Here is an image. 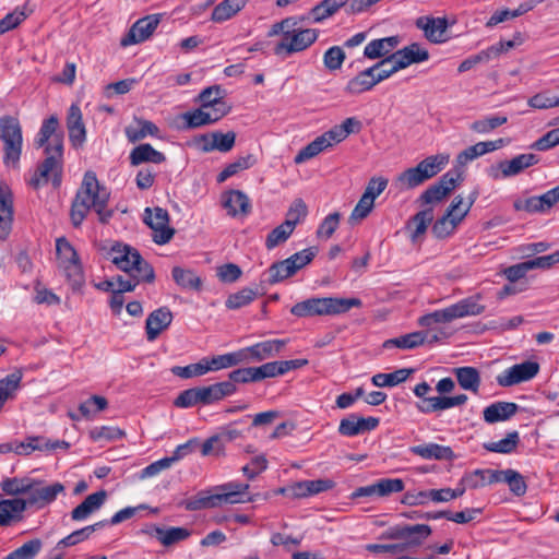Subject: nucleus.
Instances as JSON below:
<instances>
[{
    "mask_svg": "<svg viewBox=\"0 0 559 559\" xmlns=\"http://www.w3.org/2000/svg\"><path fill=\"white\" fill-rule=\"evenodd\" d=\"M35 144L37 147H44L45 158L38 164L31 186L37 189L51 181L53 187L58 188L63 170V131L56 115L43 121Z\"/></svg>",
    "mask_w": 559,
    "mask_h": 559,
    "instance_id": "nucleus-1",
    "label": "nucleus"
},
{
    "mask_svg": "<svg viewBox=\"0 0 559 559\" xmlns=\"http://www.w3.org/2000/svg\"><path fill=\"white\" fill-rule=\"evenodd\" d=\"M108 200L109 193L99 186L95 173L86 171L71 207L73 226L79 227L91 209L98 214L102 223L108 222L112 216V211L107 210Z\"/></svg>",
    "mask_w": 559,
    "mask_h": 559,
    "instance_id": "nucleus-2",
    "label": "nucleus"
},
{
    "mask_svg": "<svg viewBox=\"0 0 559 559\" xmlns=\"http://www.w3.org/2000/svg\"><path fill=\"white\" fill-rule=\"evenodd\" d=\"M361 305L362 302L359 298H308L304 301L295 304L292 307L290 312L292 314L299 318L314 316H336L345 313L354 307L359 308Z\"/></svg>",
    "mask_w": 559,
    "mask_h": 559,
    "instance_id": "nucleus-3",
    "label": "nucleus"
},
{
    "mask_svg": "<svg viewBox=\"0 0 559 559\" xmlns=\"http://www.w3.org/2000/svg\"><path fill=\"white\" fill-rule=\"evenodd\" d=\"M237 388L230 382H217L207 386H195L181 391L174 400L179 408H190L197 405H211L236 392Z\"/></svg>",
    "mask_w": 559,
    "mask_h": 559,
    "instance_id": "nucleus-4",
    "label": "nucleus"
},
{
    "mask_svg": "<svg viewBox=\"0 0 559 559\" xmlns=\"http://www.w3.org/2000/svg\"><path fill=\"white\" fill-rule=\"evenodd\" d=\"M478 300L479 296H472L444 309L429 312L418 319V325L431 328L435 324L450 323L460 318L480 314L484 312L485 307Z\"/></svg>",
    "mask_w": 559,
    "mask_h": 559,
    "instance_id": "nucleus-5",
    "label": "nucleus"
},
{
    "mask_svg": "<svg viewBox=\"0 0 559 559\" xmlns=\"http://www.w3.org/2000/svg\"><path fill=\"white\" fill-rule=\"evenodd\" d=\"M111 262L128 275L136 274L140 280L152 283L155 278L153 266L145 261L140 252L128 246L117 243L110 250Z\"/></svg>",
    "mask_w": 559,
    "mask_h": 559,
    "instance_id": "nucleus-6",
    "label": "nucleus"
},
{
    "mask_svg": "<svg viewBox=\"0 0 559 559\" xmlns=\"http://www.w3.org/2000/svg\"><path fill=\"white\" fill-rule=\"evenodd\" d=\"M0 140L3 143V163L8 168L19 169L23 136L19 120L12 116L0 118Z\"/></svg>",
    "mask_w": 559,
    "mask_h": 559,
    "instance_id": "nucleus-7",
    "label": "nucleus"
},
{
    "mask_svg": "<svg viewBox=\"0 0 559 559\" xmlns=\"http://www.w3.org/2000/svg\"><path fill=\"white\" fill-rule=\"evenodd\" d=\"M449 163V155H430L417 166L407 168L397 177L399 183L405 189H413L438 175Z\"/></svg>",
    "mask_w": 559,
    "mask_h": 559,
    "instance_id": "nucleus-8",
    "label": "nucleus"
},
{
    "mask_svg": "<svg viewBox=\"0 0 559 559\" xmlns=\"http://www.w3.org/2000/svg\"><path fill=\"white\" fill-rule=\"evenodd\" d=\"M431 527L427 524L395 525L385 531L382 539L402 540L403 552L417 548L431 535Z\"/></svg>",
    "mask_w": 559,
    "mask_h": 559,
    "instance_id": "nucleus-9",
    "label": "nucleus"
},
{
    "mask_svg": "<svg viewBox=\"0 0 559 559\" xmlns=\"http://www.w3.org/2000/svg\"><path fill=\"white\" fill-rule=\"evenodd\" d=\"M29 487L26 497L22 498L25 502V510L28 508L44 509L52 503L59 493L64 491V486L61 483L45 485L43 480L35 478H31Z\"/></svg>",
    "mask_w": 559,
    "mask_h": 559,
    "instance_id": "nucleus-10",
    "label": "nucleus"
},
{
    "mask_svg": "<svg viewBox=\"0 0 559 559\" xmlns=\"http://www.w3.org/2000/svg\"><path fill=\"white\" fill-rule=\"evenodd\" d=\"M318 31L313 28H297L294 33H286L274 46V53L281 57H289L306 50L318 38Z\"/></svg>",
    "mask_w": 559,
    "mask_h": 559,
    "instance_id": "nucleus-11",
    "label": "nucleus"
},
{
    "mask_svg": "<svg viewBox=\"0 0 559 559\" xmlns=\"http://www.w3.org/2000/svg\"><path fill=\"white\" fill-rule=\"evenodd\" d=\"M463 180L460 173L453 174L445 173L440 179L428 187L418 198L417 202L420 205H433L443 201Z\"/></svg>",
    "mask_w": 559,
    "mask_h": 559,
    "instance_id": "nucleus-12",
    "label": "nucleus"
},
{
    "mask_svg": "<svg viewBox=\"0 0 559 559\" xmlns=\"http://www.w3.org/2000/svg\"><path fill=\"white\" fill-rule=\"evenodd\" d=\"M145 224L154 230L153 240L157 245H165L171 240L175 229L169 227V214L162 207H154L153 210L146 207L144 211Z\"/></svg>",
    "mask_w": 559,
    "mask_h": 559,
    "instance_id": "nucleus-13",
    "label": "nucleus"
},
{
    "mask_svg": "<svg viewBox=\"0 0 559 559\" xmlns=\"http://www.w3.org/2000/svg\"><path fill=\"white\" fill-rule=\"evenodd\" d=\"M538 162L539 157L535 154H521L510 160H502L498 165L490 166L487 171L489 177L498 180L500 178L516 176L524 169L536 165Z\"/></svg>",
    "mask_w": 559,
    "mask_h": 559,
    "instance_id": "nucleus-14",
    "label": "nucleus"
},
{
    "mask_svg": "<svg viewBox=\"0 0 559 559\" xmlns=\"http://www.w3.org/2000/svg\"><path fill=\"white\" fill-rule=\"evenodd\" d=\"M539 371L536 361L526 360L513 365L497 377L500 386L508 388L533 379Z\"/></svg>",
    "mask_w": 559,
    "mask_h": 559,
    "instance_id": "nucleus-15",
    "label": "nucleus"
},
{
    "mask_svg": "<svg viewBox=\"0 0 559 559\" xmlns=\"http://www.w3.org/2000/svg\"><path fill=\"white\" fill-rule=\"evenodd\" d=\"M160 22L159 15L152 14L138 20L129 29L128 34L120 40L122 47L139 44L146 40L156 29Z\"/></svg>",
    "mask_w": 559,
    "mask_h": 559,
    "instance_id": "nucleus-16",
    "label": "nucleus"
},
{
    "mask_svg": "<svg viewBox=\"0 0 559 559\" xmlns=\"http://www.w3.org/2000/svg\"><path fill=\"white\" fill-rule=\"evenodd\" d=\"M377 417H360L357 414H350L343 418L338 425V433L344 437H355L367 431L374 430L379 426Z\"/></svg>",
    "mask_w": 559,
    "mask_h": 559,
    "instance_id": "nucleus-17",
    "label": "nucleus"
},
{
    "mask_svg": "<svg viewBox=\"0 0 559 559\" xmlns=\"http://www.w3.org/2000/svg\"><path fill=\"white\" fill-rule=\"evenodd\" d=\"M415 24L424 31L425 37L430 43L441 44L448 40L445 33L449 24L445 17L420 16Z\"/></svg>",
    "mask_w": 559,
    "mask_h": 559,
    "instance_id": "nucleus-18",
    "label": "nucleus"
},
{
    "mask_svg": "<svg viewBox=\"0 0 559 559\" xmlns=\"http://www.w3.org/2000/svg\"><path fill=\"white\" fill-rule=\"evenodd\" d=\"M13 195L9 186L0 182V240H5L12 229Z\"/></svg>",
    "mask_w": 559,
    "mask_h": 559,
    "instance_id": "nucleus-19",
    "label": "nucleus"
},
{
    "mask_svg": "<svg viewBox=\"0 0 559 559\" xmlns=\"http://www.w3.org/2000/svg\"><path fill=\"white\" fill-rule=\"evenodd\" d=\"M67 129L72 146L81 147L86 140V129L83 122L82 111L75 104H72L69 108L67 116Z\"/></svg>",
    "mask_w": 559,
    "mask_h": 559,
    "instance_id": "nucleus-20",
    "label": "nucleus"
},
{
    "mask_svg": "<svg viewBox=\"0 0 559 559\" xmlns=\"http://www.w3.org/2000/svg\"><path fill=\"white\" fill-rule=\"evenodd\" d=\"M226 92L219 85H212L204 88L200 95L199 100L201 106L207 108L216 114L224 111V117L229 114L231 107L225 100Z\"/></svg>",
    "mask_w": 559,
    "mask_h": 559,
    "instance_id": "nucleus-21",
    "label": "nucleus"
},
{
    "mask_svg": "<svg viewBox=\"0 0 559 559\" xmlns=\"http://www.w3.org/2000/svg\"><path fill=\"white\" fill-rule=\"evenodd\" d=\"M285 344L286 341L284 340H269L243 348L240 352H245V360L262 361L278 354Z\"/></svg>",
    "mask_w": 559,
    "mask_h": 559,
    "instance_id": "nucleus-22",
    "label": "nucleus"
},
{
    "mask_svg": "<svg viewBox=\"0 0 559 559\" xmlns=\"http://www.w3.org/2000/svg\"><path fill=\"white\" fill-rule=\"evenodd\" d=\"M173 321V313L167 307L151 312L146 319L145 331L148 341H154Z\"/></svg>",
    "mask_w": 559,
    "mask_h": 559,
    "instance_id": "nucleus-23",
    "label": "nucleus"
},
{
    "mask_svg": "<svg viewBox=\"0 0 559 559\" xmlns=\"http://www.w3.org/2000/svg\"><path fill=\"white\" fill-rule=\"evenodd\" d=\"M223 206L228 215L235 217L238 215L247 216L251 212V203L248 195L240 190H230L223 194Z\"/></svg>",
    "mask_w": 559,
    "mask_h": 559,
    "instance_id": "nucleus-24",
    "label": "nucleus"
},
{
    "mask_svg": "<svg viewBox=\"0 0 559 559\" xmlns=\"http://www.w3.org/2000/svg\"><path fill=\"white\" fill-rule=\"evenodd\" d=\"M391 59L396 60L402 69L407 68L413 63H419L429 59V52L423 48L420 44L413 43L393 53Z\"/></svg>",
    "mask_w": 559,
    "mask_h": 559,
    "instance_id": "nucleus-25",
    "label": "nucleus"
},
{
    "mask_svg": "<svg viewBox=\"0 0 559 559\" xmlns=\"http://www.w3.org/2000/svg\"><path fill=\"white\" fill-rule=\"evenodd\" d=\"M409 451L425 460L452 461L455 459V454L450 447L437 443L414 445L409 448Z\"/></svg>",
    "mask_w": 559,
    "mask_h": 559,
    "instance_id": "nucleus-26",
    "label": "nucleus"
},
{
    "mask_svg": "<svg viewBox=\"0 0 559 559\" xmlns=\"http://www.w3.org/2000/svg\"><path fill=\"white\" fill-rule=\"evenodd\" d=\"M518 411L519 405L513 402H495L484 409V420L487 424L504 421L514 416Z\"/></svg>",
    "mask_w": 559,
    "mask_h": 559,
    "instance_id": "nucleus-27",
    "label": "nucleus"
},
{
    "mask_svg": "<svg viewBox=\"0 0 559 559\" xmlns=\"http://www.w3.org/2000/svg\"><path fill=\"white\" fill-rule=\"evenodd\" d=\"M377 68L378 66H372L360 71L356 76L352 78L347 82L344 91L349 95H359L372 90L377 85L373 79V72L377 71Z\"/></svg>",
    "mask_w": 559,
    "mask_h": 559,
    "instance_id": "nucleus-28",
    "label": "nucleus"
},
{
    "mask_svg": "<svg viewBox=\"0 0 559 559\" xmlns=\"http://www.w3.org/2000/svg\"><path fill=\"white\" fill-rule=\"evenodd\" d=\"M126 136L131 143L139 142L147 135L158 136L159 128L152 121L134 117L133 122L126 127Z\"/></svg>",
    "mask_w": 559,
    "mask_h": 559,
    "instance_id": "nucleus-29",
    "label": "nucleus"
},
{
    "mask_svg": "<svg viewBox=\"0 0 559 559\" xmlns=\"http://www.w3.org/2000/svg\"><path fill=\"white\" fill-rule=\"evenodd\" d=\"M130 164L139 166L144 163L162 164L166 162L164 153L156 151L151 144L144 143L135 146L129 155Z\"/></svg>",
    "mask_w": 559,
    "mask_h": 559,
    "instance_id": "nucleus-30",
    "label": "nucleus"
},
{
    "mask_svg": "<svg viewBox=\"0 0 559 559\" xmlns=\"http://www.w3.org/2000/svg\"><path fill=\"white\" fill-rule=\"evenodd\" d=\"M297 271L287 259L274 262L262 275L261 284L274 285L295 275Z\"/></svg>",
    "mask_w": 559,
    "mask_h": 559,
    "instance_id": "nucleus-31",
    "label": "nucleus"
},
{
    "mask_svg": "<svg viewBox=\"0 0 559 559\" xmlns=\"http://www.w3.org/2000/svg\"><path fill=\"white\" fill-rule=\"evenodd\" d=\"M224 111L225 110H218V114H216L201 106L193 111L183 114L182 118L185 119L188 129H194L217 122L224 117Z\"/></svg>",
    "mask_w": 559,
    "mask_h": 559,
    "instance_id": "nucleus-32",
    "label": "nucleus"
},
{
    "mask_svg": "<svg viewBox=\"0 0 559 559\" xmlns=\"http://www.w3.org/2000/svg\"><path fill=\"white\" fill-rule=\"evenodd\" d=\"M400 44L399 36H390L373 39L364 49V56L368 59H378L386 56Z\"/></svg>",
    "mask_w": 559,
    "mask_h": 559,
    "instance_id": "nucleus-33",
    "label": "nucleus"
},
{
    "mask_svg": "<svg viewBox=\"0 0 559 559\" xmlns=\"http://www.w3.org/2000/svg\"><path fill=\"white\" fill-rule=\"evenodd\" d=\"M249 487V484L229 481L219 486L218 489L221 492L215 493V496L219 498V506L222 503H241L246 500L241 499L240 497L247 493Z\"/></svg>",
    "mask_w": 559,
    "mask_h": 559,
    "instance_id": "nucleus-34",
    "label": "nucleus"
},
{
    "mask_svg": "<svg viewBox=\"0 0 559 559\" xmlns=\"http://www.w3.org/2000/svg\"><path fill=\"white\" fill-rule=\"evenodd\" d=\"M429 337V333L426 332H412L405 335H401L395 338L386 340L383 343L384 348L397 347L402 349H414L420 345L426 343V340Z\"/></svg>",
    "mask_w": 559,
    "mask_h": 559,
    "instance_id": "nucleus-35",
    "label": "nucleus"
},
{
    "mask_svg": "<svg viewBox=\"0 0 559 559\" xmlns=\"http://www.w3.org/2000/svg\"><path fill=\"white\" fill-rule=\"evenodd\" d=\"M25 511V502L22 498L3 499L0 501V526H5L12 520L21 519Z\"/></svg>",
    "mask_w": 559,
    "mask_h": 559,
    "instance_id": "nucleus-36",
    "label": "nucleus"
},
{
    "mask_svg": "<svg viewBox=\"0 0 559 559\" xmlns=\"http://www.w3.org/2000/svg\"><path fill=\"white\" fill-rule=\"evenodd\" d=\"M22 378V371L15 370L0 380V412L9 400H13L15 397L16 391L21 385Z\"/></svg>",
    "mask_w": 559,
    "mask_h": 559,
    "instance_id": "nucleus-37",
    "label": "nucleus"
},
{
    "mask_svg": "<svg viewBox=\"0 0 559 559\" xmlns=\"http://www.w3.org/2000/svg\"><path fill=\"white\" fill-rule=\"evenodd\" d=\"M459 385L467 391L477 393L480 386V373L475 367H459L453 370Z\"/></svg>",
    "mask_w": 559,
    "mask_h": 559,
    "instance_id": "nucleus-38",
    "label": "nucleus"
},
{
    "mask_svg": "<svg viewBox=\"0 0 559 559\" xmlns=\"http://www.w3.org/2000/svg\"><path fill=\"white\" fill-rule=\"evenodd\" d=\"M500 471L476 469L463 476V481L471 489L484 487L486 485L499 483Z\"/></svg>",
    "mask_w": 559,
    "mask_h": 559,
    "instance_id": "nucleus-39",
    "label": "nucleus"
},
{
    "mask_svg": "<svg viewBox=\"0 0 559 559\" xmlns=\"http://www.w3.org/2000/svg\"><path fill=\"white\" fill-rule=\"evenodd\" d=\"M190 534V531L185 527H170L165 530L154 526L151 532V535L156 537L164 546H170L185 540Z\"/></svg>",
    "mask_w": 559,
    "mask_h": 559,
    "instance_id": "nucleus-40",
    "label": "nucleus"
},
{
    "mask_svg": "<svg viewBox=\"0 0 559 559\" xmlns=\"http://www.w3.org/2000/svg\"><path fill=\"white\" fill-rule=\"evenodd\" d=\"M171 276L175 283L182 289L200 290L202 287L201 278L192 270L174 266Z\"/></svg>",
    "mask_w": 559,
    "mask_h": 559,
    "instance_id": "nucleus-41",
    "label": "nucleus"
},
{
    "mask_svg": "<svg viewBox=\"0 0 559 559\" xmlns=\"http://www.w3.org/2000/svg\"><path fill=\"white\" fill-rule=\"evenodd\" d=\"M247 3V0H224L212 12V21L222 23L236 15Z\"/></svg>",
    "mask_w": 559,
    "mask_h": 559,
    "instance_id": "nucleus-42",
    "label": "nucleus"
},
{
    "mask_svg": "<svg viewBox=\"0 0 559 559\" xmlns=\"http://www.w3.org/2000/svg\"><path fill=\"white\" fill-rule=\"evenodd\" d=\"M258 163V158L253 154L239 156L235 162L228 164L217 176V181L224 182L229 177L236 175L241 170L249 169Z\"/></svg>",
    "mask_w": 559,
    "mask_h": 559,
    "instance_id": "nucleus-43",
    "label": "nucleus"
},
{
    "mask_svg": "<svg viewBox=\"0 0 559 559\" xmlns=\"http://www.w3.org/2000/svg\"><path fill=\"white\" fill-rule=\"evenodd\" d=\"M413 368H401L391 373H377L372 377L371 381L376 386H395L408 379L414 373Z\"/></svg>",
    "mask_w": 559,
    "mask_h": 559,
    "instance_id": "nucleus-44",
    "label": "nucleus"
},
{
    "mask_svg": "<svg viewBox=\"0 0 559 559\" xmlns=\"http://www.w3.org/2000/svg\"><path fill=\"white\" fill-rule=\"evenodd\" d=\"M433 221V209L428 207L416 213L409 221L407 228L412 229V240L415 241L418 237L423 236L428 225Z\"/></svg>",
    "mask_w": 559,
    "mask_h": 559,
    "instance_id": "nucleus-45",
    "label": "nucleus"
},
{
    "mask_svg": "<svg viewBox=\"0 0 559 559\" xmlns=\"http://www.w3.org/2000/svg\"><path fill=\"white\" fill-rule=\"evenodd\" d=\"M107 525V521H99L97 523H94L92 525L85 526L81 530L72 532L70 535L66 536L58 543V547H70L74 546L87 538L96 532L97 530H100Z\"/></svg>",
    "mask_w": 559,
    "mask_h": 559,
    "instance_id": "nucleus-46",
    "label": "nucleus"
},
{
    "mask_svg": "<svg viewBox=\"0 0 559 559\" xmlns=\"http://www.w3.org/2000/svg\"><path fill=\"white\" fill-rule=\"evenodd\" d=\"M455 407L453 396H429L417 404V409L424 414L441 412Z\"/></svg>",
    "mask_w": 559,
    "mask_h": 559,
    "instance_id": "nucleus-47",
    "label": "nucleus"
},
{
    "mask_svg": "<svg viewBox=\"0 0 559 559\" xmlns=\"http://www.w3.org/2000/svg\"><path fill=\"white\" fill-rule=\"evenodd\" d=\"M245 360V352H236L224 354L219 356H214L211 359L206 358V366L209 371H217L221 369L234 367L239 362Z\"/></svg>",
    "mask_w": 559,
    "mask_h": 559,
    "instance_id": "nucleus-48",
    "label": "nucleus"
},
{
    "mask_svg": "<svg viewBox=\"0 0 559 559\" xmlns=\"http://www.w3.org/2000/svg\"><path fill=\"white\" fill-rule=\"evenodd\" d=\"M31 477H8L0 483V489L8 496L25 495L31 488Z\"/></svg>",
    "mask_w": 559,
    "mask_h": 559,
    "instance_id": "nucleus-49",
    "label": "nucleus"
},
{
    "mask_svg": "<svg viewBox=\"0 0 559 559\" xmlns=\"http://www.w3.org/2000/svg\"><path fill=\"white\" fill-rule=\"evenodd\" d=\"M500 481L507 483L510 490L518 497L524 496L527 489L524 477L514 469L500 471Z\"/></svg>",
    "mask_w": 559,
    "mask_h": 559,
    "instance_id": "nucleus-50",
    "label": "nucleus"
},
{
    "mask_svg": "<svg viewBox=\"0 0 559 559\" xmlns=\"http://www.w3.org/2000/svg\"><path fill=\"white\" fill-rule=\"evenodd\" d=\"M519 442L520 437L518 431H511L506 438L499 441L485 443L484 448L489 452L508 454L516 449Z\"/></svg>",
    "mask_w": 559,
    "mask_h": 559,
    "instance_id": "nucleus-51",
    "label": "nucleus"
},
{
    "mask_svg": "<svg viewBox=\"0 0 559 559\" xmlns=\"http://www.w3.org/2000/svg\"><path fill=\"white\" fill-rule=\"evenodd\" d=\"M464 217H461L459 214L457 216H447V212L442 215V217L438 218L436 223L432 226V234L439 238H445L450 234L454 231L457 224L463 219Z\"/></svg>",
    "mask_w": 559,
    "mask_h": 559,
    "instance_id": "nucleus-52",
    "label": "nucleus"
},
{
    "mask_svg": "<svg viewBox=\"0 0 559 559\" xmlns=\"http://www.w3.org/2000/svg\"><path fill=\"white\" fill-rule=\"evenodd\" d=\"M326 148L324 138H316L312 142L302 147L295 156V164H302L323 152Z\"/></svg>",
    "mask_w": 559,
    "mask_h": 559,
    "instance_id": "nucleus-53",
    "label": "nucleus"
},
{
    "mask_svg": "<svg viewBox=\"0 0 559 559\" xmlns=\"http://www.w3.org/2000/svg\"><path fill=\"white\" fill-rule=\"evenodd\" d=\"M258 294V290L243 288L235 294L229 295L225 305L228 309L236 310L253 301Z\"/></svg>",
    "mask_w": 559,
    "mask_h": 559,
    "instance_id": "nucleus-54",
    "label": "nucleus"
},
{
    "mask_svg": "<svg viewBox=\"0 0 559 559\" xmlns=\"http://www.w3.org/2000/svg\"><path fill=\"white\" fill-rule=\"evenodd\" d=\"M171 372L180 377L182 379H190L194 377H201L209 372V368L206 366V358L201 359L197 364H191L185 367L175 366L171 368Z\"/></svg>",
    "mask_w": 559,
    "mask_h": 559,
    "instance_id": "nucleus-55",
    "label": "nucleus"
},
{
    "mask_svg": "<svg viewBox=\"0 0 559 559\" xmlns=\"http://www.w3.org/2000/svg\"><path fill=\"white\" fill-rule=\"evenodd\" d=\"M73 290H78L84 284V273L80 260L60 266Z\"/></svg>",
    "mask_w": 559,
    "mask_h": 559,
    "instance_id": "nucleus-56",
    "label": "nucleus"
},
{
    "mask_svg": "<svg viewBox=\"0 0 559 559\" xmlns=\"http://www.w3.org/2000/svg\"><path fill=\"white\" fill-rule=\"evenodd\" d=\"M56 251L59 260V266L80 260L75 249L63 237L57 239Z\"/></svg>",
    "mask_w": 559,
    "mask_h": 559,
    "instance_id": "nucleus-57",
    "label": "nucleus"
},
{
    "mask_svg": "<svg viewBox=\"0 0 559 559\" xmlns=\"http://www.w3.org/2000/svg\"><path fill=\"white\" fill-rule=\"evenodd\" d=\"M374 66H378L377 71L373 72V79L377 84L389 79L391 75L402 70L399 62L396 60L391 59V55L381 61L377 62Z\"/></svg>",
    "mask_w": 559,
    "mask_h": 559,
    "instance_id": "nucleus-58",
    "label": "nucleus"
},
{
    "mask_svg": "<svg viewBox=\"0 0 559 559\" xmlns=\"http://www.w3.org/2000/svg\"><path fill=\"white\" fill-rule=\"evenodd\" d=\"M294 229L290 228V225L288 223H282L280 226L275 227L266 237L265 239V247L269 250L274 249L278 245L285 242L290 235L293 234Z\"/></svg>",
    "mask_w": 559,
    "mask_h": 559,
    "instance_id": "nucleus-59",
    "label": "nucleus"
},
{
    "mask_svg": "<svg viewBox=\"0 0 559 559\" xmlns=\"http://www.w3.org/2000/svg\"><path fill=\"white\" fill-rule=\"evenodd\" d=\"M308 214L307 204L302 199H296L290 204L284 223H288L290 228L295 229L296 225L301 222Z\"/></svg>",
    "mask_w": 559,
    "mask_h": 559,
    "instance_id": "nucleus-60",
    "label": "nucleus"
},
{
    "mask_svg": "<svg viewBox=\"0 0 559 559\" xmlns=\"http://www.w3.org/2000/svg\"><path fill=\"white\" fill-rule=\"evenodd\" d=\"M508 118L507 116H492V117H486L480 120H476L471 124V130H473L476 133H489L490 131L495 130L496 128L507 123Z\"/></svg>",
    "mask_w": 559,
    "mask_h": 559,
    "instance_id": "nucleus-61",
    "label": "nucleus"
},
{
    "mask_svg": "<svg viewBox=\"0 0 559 559\" xmlns=\"http://www.w3.org/2000/svg\"><path fill=\"white\" fill-rule=\"evenodd\" d=\"M236 132L228 131L226 133H223L221 131H214L212 132L213 138V145L212 148H215L218 152L227 153L233 150L236 142Z\"/></svg>",
    "mask_w": 559,
    "mask_h": 559,
    "instance_id": "nucleus-62",
    "label": "nucleus"
},
{
    "mask_svg": "<svg viewBox=\"0 0 559 559\" xmlns=\"http://www.w3.org/2000/svg\"><path fill=\"white\" fill-rule=\"evenodd\" d=\"M124 436V432L117 427L102 426L95 427L90 431V437L94 441H114Z\"/></svg>",
    "mask_w": 559,
    "mask_h": 559,
    "instance_id": "nucleus-63",
    "label": "nucleus"
},
{
    "mask_svg": "<svg viewBox=\"0 0 559 559\" xmlns=\"http://www.w3.org/2000/svg\"><path fill=\"white\" fill-rule=\"evenodd\" d=\"M345 58L344 50L338 46H333L324 52L323 62L326 69L335 71L342 67Z\"/></svg>",
    "mask_w": 559,
    "mask_h": 559,
    "instance_id": "nucleus-64",
    "label": "nucleus"
}]
</instances>
